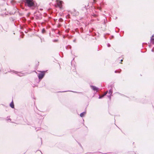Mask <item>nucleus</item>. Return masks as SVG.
<instances>
[{
  "label": "nucleus",
  "instance_id": "9d476101",
  "mask_svg": "<svg viewBox=\"0 0 154 154\" xmlns=\"http://www.w3.org/2000/svg\"><path fill=\"white\" fill-rule=\"evenodd\" d=\"M108 93V91H106L105 93L104 94L102 95V97H104V96H105V95H106L107 93Z\"/></svg>",
  "mask_w": 154,
  "mask_h": 154
},
{
  "label": "nucleus",
  "instance_id": "f257e3e1",
  "mask_svg": "<svg viewBox=\"0 0 154 154\" xmlns=\"http://www.w3.org/2000/svg\"><path fill=\"white\" fill-rule=\"evenodd\" d=\"M25 5L29 7H35V5L33 0H24Z\"/></svg>",
  "mask_w": 154,
  "mask_h": 154
},
{
  "label": "nucleus",
  "instance_id": "f8f14e48",
  "mask_svg": "<svg viewBox=\"0 0 154 154\" xmlns=\"http://www.w3.org/2000/svg\"><path fill=\"white\" fill-rule=\"evenodd\" d=\"M102 97V96H100L99 97V99H100V98H101L102 97Z\"/></svg>",
  "mask_w": 154,
  "mask_h": 154
},
{
  "label": "nucleus",
  "instance_id": "9b49d317",
  "mask_svg": "<svg viewBox=\"0 0 154 154\" xmlns=\"http://www.w3.org/2000/svg\"><path fill=\"white\" fill-rule=\"evenodd\" d=\"M111 95L110 94L108 96V97L110 99H111Z\"/></svg>",
  "mask_w": 154,
  "mask_h": 154
},
{
  "label": "nucleus",
  "instance_id": "20e7f679",
  "mask_svg": "<svg viewBox=\"0 0 154 154\" xmlns=\"http://www.w3.org/2000/svg\"><path fill=\"white\" fill-rule=\"evenodd\" d=\"M91 88L94 91H97L98 89V88L95 86H91Z\"/></svg>",
  "mask_w": 154,
  "mask_h": 154
},
{
  "label": "nucleus",
  "instance_id": "1a4fd4ad",
  "mask_svg": "<svg viewBox=\"0 0 154 154\" xmlns=\"http://www.w3.org/2000/svg\"><path fill=\"white\" fill-rule=\"evenodd\" d=\"M109 94H110V95H112V89H110L109 90Z\"/></svg>",
  "mask_w": 154,
  "mask_h": 154
},
{
  "label": "nucleus",
  "instance_id": "2eb2a0df",
  "mask_svg": "<svg viewBox=\"0 0 154 154\" xmlns=\"http://www.w3.org/2000/svg\"><path fill=\"white\" fill-rule=\"evenodd\" d=\"M152 52H153L154 51H153V49H152Z\"/></svg>",
  "mask_w": 154,
  "mask_h": 154
},
{
  "label": "nucleus",
  "instance_id": "423d86ee",
  "mask_svg": "<svg viewBox=\"0 0 154 154\" xmlns=\"http://www.w3.org/2000/svg\"><path fill=\"white\" fill-rule=\"evenodd\" d=\"M10 106L12 108H14V104L13 101L11 103Z\"/></svg>",
  "mask_w": 154,
  "mask_h": 154
},
{
  "label": "nucleus",
  "instance_id": "0eeeda50",
  "mask_svg": "<svg viewBox=\"0 0 154 154\" xmlns=\"http://www.w3.org/2000/svg\"><path fill=\"white\" fill-rule=\"evenodd\" d=\"M86 114V112H83L81 113L80 114V116L81 117H82Z\"/></svg>",
  "mask_w": 154,
  "mask_h": 154
},
{
  "label": "nucleus",
  "instance_id": "ddd939ff",
  "mask_svg": "<svg viewBox=\"0 0 154 154\" xmlns=\"http://www.w3.org/2000/svg\"><path fill=\"white\" fill-rule=\"evenodd\" d=\"M107 46H108V47H109L110 46V44H107Z\"/></svg>",
  "mask_w": 154,
  "mask_h": 154
},
{
  "label": "nucleus",
  "instance_id": "dca6fc26",
  "mask_svg": "<svg viewBox=\"0 0 154 154\" xmlns=\"http://www.w3.org/2000/svg\"><path fill=\"white\" fill-rule=\"evenodd\" d=\"M115 73H116V72H117V71H115Z\"/></svg>",
  "mask_w": 154,
  "mask_h": 154
},
{
  "label": "nucleus",
  "instance_id": "f3484780",
  "mask_svg": "<svg viewBox=\"0 0 154 154\" xmlns=\"http://www.w3.org/2000/svg\"><path fill=\"white\" fill-rule=\"evenodd\" d=\"M123 61V60H121V61Z\"/></svg>",
  "mask_w": 154,
  "mask_h": 154
},
{
  "label": "nucleus",
  "instance_id": "7ed1b4c3",
  "mask_svg": "<svg viewBox=\"0 0 154 154\" xmlns=\"http://www.w3.org/2000/svg\"><path fill=\"white\" fill-rule=\"evenodd\" d=\"M44 75L45 74L43 72L39 74L38 75V79H42L44 76Z\"/></svg>",
  "mask_w": 154,
  "mask_h": 154
},
{
  "label": "nucleus",
  "instance_id": "6e6552de",
  "mask_svg": "<svg viewBox=\"0 0 154 154\" xmlns=\"http://www.w3.org/2000/svg\"><path fill=\"white\" fill-rule=\"evenodd\" d=\"M18 75L20 76H22L24 75V74L21 73H19L18 74Z\"/></svg>",
  "mask_w": 154,
  "mask_h": 154
},
{
  "label": "nucleus",
  "instance_id": "4468645a",
  "mask_svg": "<svg viewBox=\"0 0 154 154\" xmlns=\"http://www.w3.org/2000/svg\"><path fill=\"white\" fill-rule=\"evenodd\" d=\"M45 31V30L44 29H43L42 30V32H43L44 31Z\"/></svg>",
  "mask_w": 154,
  "mask_h": 154
},
{
  "label": "nucleus",
  "instance_id": "f03ea898",
  "mask_svg": "<svg viewBox=\"0 0 154 154\" xmlns=\"http://www.w3.org/2000/svg\"><path fill=\"white\" fill-rule=\"evenodd\" d=\"M56 2L58 7L60 8H61L62 2L60 1L57 0Z\"/></svg>",
  "mask_w": 154,
  "mask_h": 154
},
{
  "label": "nucleus",
  "instance_id": "39448f33",
  "mask_svg": "<svg viewBox=\"0 0 154 154\" xmlns=\"http://www.w3.org/2000/svg\"><path fill=\"white\" fill-rule=\"evenodd\" d=\"M154 35H152L151 38L150 42H151L152 44H154Z\"/></svg>",
  "mask_w": 154,
  "mask_h": 154
},
{
  "label": "nucleus",
  "instance_id": "a211bd4d",
  "mask_svg": "<svg viewBox=\"0 0 154 154\" xmlns=\"http://www.w3.org/2000/svg\"><path fill=\"white\" fill-rule=\"evenodd\" d=\"M9 119V120H10V121L11 120L10 119Z\"/></svg>",
  "mask_w": 154,
  "mask_h": 154
}]
</instances>
